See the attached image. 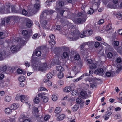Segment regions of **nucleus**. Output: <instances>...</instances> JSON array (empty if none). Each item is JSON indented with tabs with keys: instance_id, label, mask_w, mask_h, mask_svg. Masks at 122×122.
<instances>
[{
	"instance_id": "f257e3e1",
	"label": "nucleus",
	"mask_w": 122,
	"mask_h": 122,
	"mask_svg": "<svg viewBox=\"0 0 122 122\" xmlns=\"http://www.w3.org/2000/svg\"><path fill=\"white\" fill-rule=\"evenodd\" d=\"M92 30H86L83 31L81 34L78 30L74 28H72L69 31V35L70 36L68 37L70 41H75L80 38H83L91 35L93 33Z\"/></svg>"
},
{
	"instance_id": "f03ea898",
	"label": "nucleus",
	"mask_w": 122,
	"mask_h": 122,
	"mask_svg": "<svg viewBox=\"0 0 122 122\" xmlns=\"http://www.w3.org/2000/svg\"><path fill=\"white\" fill-rule=\"evenodd\" d=\"M31 65L34 69L43 72L47 70V64L44 63L40 65L38 64V59L37 57L33 58L32 56L31 59Z\"/></svg>"
},
{
	"instance_id": "7ed1b4c3",
	"label": "nucleus",
	"mask_w": 122,
	"mask_h": 122,
	"mask_svg": "<svg viewBox=\"0 0 122 122\" xmlns=\"http://www.w3.org/2000/svg\"><path fill=\"white\" fill-rule=\"evenodd\" d=\"M76 17H79V18L77 19H74V22L76 24H82L86 21V15L84 12H80L78 13L76 15Z\"/></svg>"
},
{
	"instance_id": "20e7f679",
	"label": "nucleus",
	"mask_w": 122,
	"mask_h": 122,
	"mask_svg": "<svg viewBox=\"0 0 122 122\" xmlns=\"http://www.w3.org/2000/svg\"><path fill=\"white\" fill-rule=\"evenodd\" d=\"M64 5L63 2L60 0L58 3H56V11H59L60 9L61 8V7Z\"/></svg>"
},
{
	"instance_id": "39448f33",
	"label": "nucleus",
	"mask_w": 122,
	"mask_h": 122,
	"mask_svg": "<svg viewBox=\"0 0 122 122\" xmlns=\"http://www.w3.org/2000/svg\"><path fill=\"white\" fill-rule=\"evenodd\" d=\"M49 38L50 39L51 41H49V44L51 45H55L56 44V43L54 41L55 37L53 34H51L49 36Z\"/></svg>"
},
{
	"instance_id": "423d86ee",
	"label": "nucleus",
	"mask_w": 122,
	"mask_h": 122,
	"mask_svg": "<svg viewBox=\"0 0 122 122\" xmlns=\"http://www.w3.org/2000/svg\"><path fill=\"white\" fill-rule=\"evenodd\" d=\"M49 16V15L46 11V10L43 11L41 14L40 16V20H43L47 18V17Z\"/></svg>"
},
{
	"instance_id": "0eeeda50",
	"label": "nucleus",
	"mask_w": 122,
	"mask_h": 122,
	"mask_svg": "<svg viewBox=\"0 0 122 122\" xmlns=\"http://www.w3.org/2000/svg\"><path fill=\"white\" fill-rule=\"evenodd\" d=\"M41 26L43 28L45 29L48 28L47 23L46 20H41Z\"/></svg>"
},
{
	"instance_id": "6e6552de",
	"label": "nucleus",
	"mask_w": 122,
	"mask_h": 122,
	"mask_svg": "<svg viewBox=\"0 0 122 122\" xmlns=\"http://www.w3.org/2000/svg\"><path fill=\"white\" fill-rule=\"evenodd\" d=\"M94 44V42L93 41H90L87 42L85 43L82 44L81 45L80 47L81 49V50H84V47L86 45L91 46Z\"/></svg>"
},
{
	"instance_id": "1a4fd4ad",
	"label": "nucleus",
	"mask_w": 122,
	"mask_h": 122,
	"mask_svg": "<svg viewBox=\"0 0 122 122\" xmlns=\"http://www.w3.org/2000/svg\"><path fill=\"white\" fill-rule=\"evenodd\" d=\"M22 34L23 35L25 36L27 38H29L31 35L30 32H28L25 30H24L22 31Z\"/></svg>"
},
{
	"instance_id": "9d476101",
	"label": "nucleus",
	"mask_w": 122,
	"mask_h": 122,
	"mask_svg": "<svg viewBox=\"0 0 122 122\" xmlns=\"http://www.w3.org/2000/svg\"><path fill=\"white\" fill-rule=\"evenodd\" d=\"M29 96L24 95H21V101L22 102L27 101L29 99Z\"/></svg>"
},
{
	"instance_id": "9b49d317",
	"label": "nucleus",
	"mask_w": 122,
	"mask_h": 122,
	"mask_svg": "<svg viewBox=\"0 0 122 122\" xmlns=\"http://www.w3.org/2000/svg\"><path fill=\"white\" fill-rule=\"evenodd\" d=\"M96 72L100 76H102L104 74V70L102 68H100L99 69L96 70L95 72Z\"/></svg>"
},
{
	"instance_id": "f8f14e48",
	"label": "nucleus",
	"mask_w": 122,
	"mask_h": 122,
	"mask_svg": "<svg viewBox=\"0 0 122 122\" xmlns=\"http://www.w3.org/2000/svg\"><path fill=\"white\" fill-rule=\"evenodd\" d=\"M80 95L81 97L83 99H86L87 98V93L84 91H81L80 92Z\"/></svg>"
},
{
	"instance_id": "ddd939ff",
	"label": "nucleus",
	"mask_w": 122,
	"mask_h": 122,
	"mask_svg": "<svg viewBox=\"0 0 122 122\" xmlns=\"http://www.w3.org/2000/svg\"><path fill=\"white\" fill-rule=\"evenodd\" d=\"M6 53L5 51L0 52V61L2 60L6 57Z\"/></svg>"
},
{
	"instance_id": "4468645a",
	"label": "nucleus",
	"mask_w": 122,
	"mask_h": 122,
	"mask_svg": "<svg viewBox=\"0 0 122 122\" xmlns=\"http://www.w3.org/2000/svg\"><path fill=\"white\" fill-rule=\"evenodd\" d=\"M35 54L36 56H41V51L38 49H36L35 51L34 52L33 56Z\"/></svg>"
},
{
	"instance_id": "2eb2a0df",
	"label": "nucleus",
	"mask_w": 122,
	"mask_h": 122,
	"mask_svg": "<svg viewBox=\"0 0 122 122\" xmlns=\"http://www.w3.org/2000/svg\"><path fill=\"white\" fill-rule=\"evenodd\" d=\"M18 105L17 103H13L11 106L10 108L12 110H15L18 107Z\"/></svg>"
},
{
	"instance_id": "dca6fc26",
	"label": "nucleus",
	"mask_w": 122,
	"mask_h": 122,
	"mask_svg": "<svg viewBox=\"0 0 122 122\" xmlns=\"http://www.w3.org/2000/svg\"><path fill=\"white\" fill-rule=\"evenodd\" d=\"M76 101L77 103V104H80L81 103V104H83L84 103V101L82 100L81 98H77L76 99Z\"/></svg>"
},
{
	"instance_id": "f3484780",
	"label": "nucleus",
	"mask_w": 122,
	"mask_h": 122,
	"mask_svg": "<svg viewBox=\"0 0 122 122\" xmlns=\"http://www.w3.org/2000/svg\"><path fill=\"white\" fill-rule=\"evenodd\" d=\"M97 66V64L96 63H93L89 65V68L90 69H95Z\"/></svg>"
},
{
	"instance_id": "a211bd4d",
	"label": "nucleus",
	"mask_w": 122,
	"mask_h": 122,
	"mask_svg": "<svg viewBox=\"0 0 122 122\" xmlns=\"http://www.w3.org/2000/svg\"><path fill=\"white\" fill-rule=\"evenodd\" d=\"M71 87L68 86L64 88L63 89V91L65 92L68 93L71 91Z\"/></svg>"
},
{
	"instance_id": "6ab92c4d",
	"label": "nucleus",
	"mask_w": 122,
	"mask_h": 122,
	"mask_svg": "<svg viewBox=\"0 0 122 122\" xmlns=\"http://www.w3.org/2000/svg\"><path fill=\"white\" fill-rule=\"evenodd\" d=\"M45 95L47 96L48 95V94L44 93H42L39 94L38 95V96L39 98L42 99L44 96H45Z\"/></svg>"
},
{
	"instance_id": "aec40b11",
	"label": "nucleus",
	"mask_w": 122,
	"mask_h": 122,
	"mask_svg": "<svg viewBox=\"0 0 122 122\" xmlns=\"http://www.w3.org/2000/svg\"><path fill=\"white\" fill-rule=\"evenodd\" d=\"M119 42L118 41H115L113 42V46L115 49H117V47L118 46Z\"/></svg>"
},
{
	"instance_id": "412c9836",
	"label": "nucleus",
	"mask_w": 122,
	"mask_h": 122,
	"mask_svg": "<svg viewBox=\"0 0 122 122\" xmlns=\"http://www.w3.org/2000/svg\"><path fill=\"white\" fill-rule=\"evenodd\" d=\"M12 110L10 108H7L5 109V112L6 114H10L11 113Z\"/></svg>"
},
{
	"instance_id": "4be33fe9",
	"label": "nucleus",
	"mask_w": 122,
	"mask_h": 122,
	"mask_svg": "<svg viewBox=\"0 0 122 122\" xmlns=\"http://www.w3.org/2000/svg\"><path fill=\"white\" fill-rule=\"evenodd\" d=\"M10 4H9L8 5V6H7L8 8L5 9L4 10V12L3 13V14H5L6 13H9L10 12V11L9 10V8L10 6Z\"/></svg>"
},
{
	"instance_id": "5701e85b",
	"label": "nucleus",
	"mask_w": 122,
	"mask_h": 122,
	"mask_svg": "<svg viewBox=\"0 0 122 122\" xmlns=\"http://www.w3.org/2000/svg\"><path fill=\"white\" fill-rule=\"evenodd\" d=\"M32 22L30 20H28L26 23V26L28 27H30L32 25Z\"/></svg>"
},
{
	"instance_id": "b1692460",
	"label": "nucleus",
	"mask_w": 122,
	"mask_h": 122,
	"mask_svg": "<svg viewBox=\"0 0 122 122\" xmlns=\"http://www.w3.org/2000/svg\"><path fill=\"white\" fill-rule=\"evenodd\" d=\"M33 114L36 115L38 113L39 110H38V108H37V107H33Z\"/></svg>"
},
{
	"instance_id": "393cba45",
	"label": "nucleus",
	"mask_w": 122,
	"mask_h": 122,
	"mask_svg": "<svg viewBox=\"0 0 122 122\" xmlns=\"http://www.w3.org/2000/svg\"><path fill=\"white\" fill-rule=\"evenodd\" d=\"M84 76V75L83 74L81 76L79 77L78 78H77L76 79H75L73 80V81L74 82H77L79 80L81 79L82 78H83Z\"/></svg>"
},
{
	"instance_id": "a878e982",
	"label": "nucleus",
	"mask_w": 122,
	"mask_h": 122,
	"mask_svg": "<svg viewBox=\"0 0 122 122\" xmlns=\"http://www.w3.org/2000/svg\"><path fill=\"white\" fill-rule=\"evenodd\" d=\"M61 111V109L60 107H56L55 110V112L56 114H58Z\"/></svg>"
},
{
	"instance_id": "bb28decb",
	"label": "nucleus",
	"mask_w": 122,
	"mask_h": 122,
	"mask_svg": "<svg viewBox=\"0 0 122 122\" xmlns=\"http://www.w3.org/2000/svg\"><path fill=\"white\" fill-rule=\"evenodd\" d=\"M65 115L64 114H62L59 116L57 118L58 121H61L63 120L65 117Z\"/></svg>"
},
{
	"instance_id": "cd10ccee",
	"label": "nucleus",
	"mask_w": 122,
	"mask_h": 122,
	"mask_svg": "<svg viewBox=\"0 0 122 122\" xmlns=\"http://www.w3.org/2000/svg\"><path fill=\"white\" fill-rule=\"evenodd\" d=\"M56 70L58 71H61L64 70V69L62 66L59 65L58 66L56 67Z\"/></svg>"
},
{
	"instance_id": "c85d7f7f",
	"label": "nucleus",
	"mask_w": 122,
	"mask_h": 122,
	"mask_svg": "<svg viewBox=\"0 0 122 122\" xmlns=\"http://www.w3.org/2000/svg\"><path fill=\"white\" fill-rule=\"evenodd\" d=\"M54 1V0H47L46 2L45 3V5L49 6Z\"/></svg>"
},
{
	"instance_id": "c756f323",
	"label": "nucleus",
	"mask_w": 122,
	"mask_h": 122,
	"mask_svg": "<svg viewBox=\"0 0 122 122\" xmlns=\"http://www.w3.org/2000/svg\"><path fill=\"white\" fill-rule=\"evenodd\" d=\"M79 107V105L78 104H76L72 107V110L74 112L76 111Z\"/></svg>"
},
{
	"instance_id": "7c9ffc66",
	"label": "nucleus",
	"mask_w": 122,
	"mask_h": 122,
	"mask_svg": "<svg viewBox=\"0 0 122 122\" xmlns=\"http://www.w3.org/2000/svg\"><path fill=\"white\" fill-rule=\"evenodd\" d=\"M10 49L12 52L13 53L16 51L17 49L15 47V46L14 45H13L10 48Z\"/></svg>"
},
{
	"instance_id": "2f4dec72",
	"label": "nucleus",
	"mask_w": 122,
	"mask_h": 122,
	"mask_svg": "<svg viewBox=\"0 0 122 122\" xmlns=\"http://www.w3.org/2000/svg\"><path fill=\"white\" fill-rule=\"evenodd\" d=\"M71 93L72 95L75 96H77L78 94L77 91H76V90L75 91L74 90H71Z\"/></svg>"
},
{
	"instance_id": "473e14b6",
	"label": "nucleus",
	"mask_w": 122,
	"mask_h": 122,
	"mask_svg": "<svg viewBox=\"0 0 122 122\" xmlns=\"http://www.w3.org/2000/svg\"><path fill=\"white\" fill-rule=\"evenodd\" d=\"M64 76L63 73L62 72H60L58 74V77L59 79H61Z\"/></svg>"
},
{
	"instance_id": "72a5a7b5",
	"label": "nucleus",
	"mask_w": 122,
	"mask_h": 122,
	"mask_svg": "<svg viewBox=\"0 0 122 122\" xmlns=\"http://www.w3.org/2000/svg\"><path fill=\"white\" fill-rule=\"evenodd\" d=\"M122 66L120 64H118L117 66V70L116 72H119L121 70Z\"/></svg>"
},
{
	"instance_id": "f704fd0d",
	"label": "nucleus",
	"mask_w": 122,
	"mask_h": 122,
	"mask_svg": "<svg viewBox=\"0 0 122 122\" xmlns=\"http://www.w3.org/2000/svg\"><path fill=\"white\" fill-rule=\"evenodd\" d=\"M11 97L10 96H7L5 97V101L7 102H8L11 101Z\"/></svg>"
},
{
	"instance_id": "c9c22d12",
	"label": "nucleus",
	"mask_w": 122,
	"mask_h": 122,
	"mask_svg": "<svg viewBox=\"0 0 122 122\" xmlns=\"http://www.w3.org/2000/svg\"><path fill=\"white\" fill-rule=\"evenodd\" d=\"M25 77L23 76H21L19 77L18 79L19 81L21 82H23L25 80Z\"/></svg>"
},
{
	"instance_id": "e433bc0d",
	"label": "nucleus",
	"mask_w": 122,
	"mask_h": 122,
	"mask_svg": "<svg viewBox=\"0 0 122 122\" xmlns=\"http://www.w3.org/2000/svg\"><path fill=\"white\" fill-rule=\"evenodd\" d=\"M52 100L54 101H56L57 99V96L56 94H53L52 96Z\"/></svg>"
},
{
	"instance_id": "4c0bfd02",
	"label": "nucleus",
	"mask_w": 122,
	"mask_h": 122,
	"mask_svg": "<svg viewBox=\"0 0 122 122\" xmlns=\"http://www.w3.org/2000/svg\"><path fill=\"white\" fill-rule=\"evenodd\" d=\"M68 55V53L66 52H64L63 54V56H62V58L63 59H64L65 58L67 57Z\"/></svg>"
},
{
	"instance_id": "58836bf2",
	"label": "nucleus",
	"mask_w": 122,
	"mask_h": 122,
	"mask_svg": "<svg viewBox=\"0 0 122 122\" xmlns=\"http://www.w3.org/2000/svg\"><path fill=\"white\" fill-rule=\"evenodd\" d=\"M17 72L18 73L21 74H25V73L23 72L22 70L20 69H18L17 70Z\"/></svg>"
},
{
	"instance_id": "ea45409f",
	"label": "nucleus",
	"mask_w": 122,
	"mask_h": 122,
	"mask_svg": "<svg viewBox=\"0 0 122 122\" xmlns=\"http://www.w3.org/2000/svg\"><path fill=\"white\" fill-rule=\"evenodd\" d=\"M92 69H91L89 71V74L88 73H86L85 74H84L85 76H91L92 74L93 73V71H92Z\"/></svg>"
},
{
	"instance_id": "a19ab883",
	"label": "nucleus",
	"mask_w": 122,
	"mask_h": 122,
	"mask_svg": "<svg viewBox=\"0 0 122 122\" xmlns=\"http://www.w3.org/2000/svg\"><path fill=\"white\" fill-rule=\"evenodd\" d=\"M48 97L46 96H44L43 98L42 99V100L43 102H46L48 101Z\"/></svg>"
},
{
	"instance_id": "79ce46f5",
	"label": "nucleus",
	"mask_w": 122,
	"mask_h": 122,
	"mask_svg": "<svg viewBox=\"0 0 122 122\" xmlns=\"http://www.w3.org/2000/svg\"><path fill=\"white\" fill-rule=\"evenodd\" d=\"M7 69V67L5 65H4L3 66L2 68L1 69V70L3 72L6 71Z\"/></svg>"
},
{
	"instance_id": "37998d69",
	"label": "nucleus",
	"mask_w": 122,
	"mask_h": 122,
	"mask_svg": "<svg viewBox=\"0 0 122 122\" xmlns=\"http://www.w3.org/2000/svg\"><path fill=\"white\" fill-rule=\"evenodd\" d=\"M112 28L111 24H108L106 27L107 30V31H109Z\"/></svg>"
},
{
	"instance_id": "c03bdc74",
	"label": "nucleus",
	"mask_w": 122,
	"mask_h": 122,
	"mask_svg": "<svg viewBox=\"0 0 122 122\" xmlns=\"http://www.w3.org/2000/svg\"><path fill=\"white\" fill-rule=\"evenodd\" d=\"M116 61L117 63H119L122 61V59L119 57L116 59Z\"/></svg>"
},
{
	"instance_id": "a18cd8bd",
	"label": "nucleus",
	"mask_w": 122,
	"mask_h": 122,
	"mask_svg": "<svg viewBox=\"0 0 122 122\" xmlns=\"http://www.w3.org/2000/svg\"><path fill=\"white\" fill-rule=\"evenodd\" d=\"M47 78L49 79H50L52 78L53 76L51 73H48L47 75Z\"/></svg>"
},
{
	"instance_id": "49530a36",
	"label": "nucleus",
	"mask_w": 122,
	"mask_h": 122,
	"mask_svg": "<svg viewBox=\"0 0 122 122\" xmlns=\"http://www.w3.org/2000/svg\"><path fill=\"white\" fill-rule=\"evenodd\" d=\"M22 13V14L25 16H26L27 15L28 12L25 9L23 10Z\"/></svg>"
},
{
	"instance_id": "de8ad7c7",
	"label": "nucleus",
	"mask_w": 122,
	"mask_h": 122,
	"mask_svg": "<svg viewBox=\"0 0 122 122\" xmlns=\"http://www.w3.org/2000/svg\"><path fill=\"white\" fill-rule=\"evenodd\" d=\"M34 7L35 8L37 9H38L40 8V6L39 3L38 4H35L34 5Z\"/></svg>"
},
{
	"instance_id": "09e8293b",
	"label": "nucleus",
	"mask_w": 122,
	"mask_h": 122,
	"mask_svg": "<svg viewBox=\"0 0 122 122\" xmlns=\"http://www.w3.org/2000/svg\"><path fill=\"white\" fill-rule=\"evenodd\" d=\"M46 11H47L48 13V14L49 15H50L51 14L54 12L52 10H46Z\"/></svg>"
},
{
	"instance_id": "8fccbe9b",
	"label": "nucleus",
	"mask_w": 122,
	"mask_h": 122,
	"mask_svg": "<svg viewBox=\"0 0 122 122\" xmlns=\"http://www.w3.org/2000/svg\"><path fill=\"white\" fill-rule=\"evenodd\" d=\"M113 56V53L111 52H109L107 55V57L109 58H111Z\"/></svg>"
},
{
	"instance_id": "3c124183",
	"label": "nucleus",
	"mask_w": 122,
	"mask_h": 122,
	"mask_svg": "<svg viewBox=\"0 0 122 122\" xmlns=\"http://www.w3.org/2000/svg\"><path fill=\"white\" fill-rule=\"evenodd\" d=\"M74 58V59L76 60H78L80 58V56L79 54H76L75 55Z\"/></svg>"
},
{
	"instance_id": "603ef678",
	"label": "nucleus",
	"mask_w": 122,
	"mask_h": 122,
	"mask_svg": "<svg viewBox=\"0 0 122 122\" xmlns=\"http://www.w3.org/2000/svg\"><path fill=\"white\" fill-rule=\"evenodd\" d=\"M56 28L57 30L59 31H61L62 29V27L59 25H57L56 27Z\"/></svg>"
},
{
	"instance_id": "864d4df0",
	"label": "nucleus",
	"mask_w": 122,
	"mask_h": 122,
	"mask_svg": "<svg viewBox=\"0 0 122 122\" xmlns=\"http://www.w3.org/2000/svg\"><path fill=\"white\" fill-rule=\"evenodd\" d=\"M94 3L95 5H99L100 3V0H94Z\"/></svg>"
},
{
	"instance_id": "5fc2aeb1",
	"label": "nucleus",
	"mask_w": 122,
	"mask_h": 122,
	"mask_svg": "<svg viewBox=\"0 0 122 122\" xmlns=\"http://www.w3.org/2000/svg\"><path fill=\"white\" fill-rule=\"evenodd\" d=\"M111 75V71L107 72L105 73V75L108 77H110Z\"/></svg>"
},
{
	"instance_id": "6e6d98bb",
	"label": "nucleus",
	"mask_w": 122,
	"mask_h": 122,
	"mask_svg": "<svg viewBox=\"0 0 122 122\" xmlns=\"http://www.w3.org/2000/svg\"><path fill=\"white\" fill-rule=\"evenodd\" d=\"M34 102L36 103H38L39 102V100L37 97H36L34 100Z\"/></svg>"
},
{
	"instance_id": "4d7b16f0",
	"label": "nucleus",
	"mask_w": 122,
	"mask_h": 122,
	"mask_svg": "<svg viewBox=\"0 0 122 122\" xmlns=\"http://www.w3.org/2000/svg\"><path fill=\"white\" fill-rule=\"evenodd\" d=\"M11 7V10L12 12V13H17V11L16 10L15 8L13 6H12Z\"/></svg>"
},
{
	"instance_id": "13d9d810",
	"label": "nucleus",
	"mask_w": 122,
	"mask_h": 122,
	"mask_svg": "<svg viewBox=\"0 0 122 122\" xmlns=\"http://www.w3.org/2000/svg\"><path fill=\"white\" fill-rule=\"evenodd\" d=\"M117 7V5L115 4H112L111 5L110 8H112L116 9Z\"/></svg>"
},
{
	"instance_id": "bf43d9fd",
	"label": "nucleus",
	"mask_w": 122,
	"mask_h": 122,
	"mask_svg": "<svg viewBox=\"0 0 122 122\" xmlns=\"http://www.w3.org/2000/svg\"><path fill=\"white\" fill-rule=\"evenodd\" d=\"M100 45V43L99 42H95L94 44V46L95 47L97 48Z\"/></svg>"
},
{
	"instance_id": "052dcab7",
	"label": "nucleus",
	"mask_w": 122,
	"mask_h": 122,
	"mask_svg": "<svg viewBox=\"0 0 122 122\" xmlns=\"http://www.w3.org/2000/svg\"><path fill=\"white\" fill-rule=\"evenodd\" d=\"M39 90L40 91H47V90L45 88L43 87H41L39 89Z\"/></svg>"
},
{
	"instance_id": "680f3d73",
	"label": "nucleus",
	"mask_w": 122,
	"mask_h": 122,
	"mask_svg": "<svg viewBox=\"0 0 122 122\" xmlns=\"http://www.w3.org/2000/svg\"><path fill=\"white\" fill-rule=\"evenodd\" d=\"M15 98L17 100H20L21 101V95L20 96L18 95H17L16 96Z\"/></svg>"
},
{
	"instance_id": "e2e57ef3",
	"label": "nucleus",
	"mask_w": 122,
	"mask_h": 122,
	"mask_svg": "<svg viewBox=\"0 0 122 122\" xmlns=\"http://www.w3.org/2000/svg\"><path fill=\"white\" fill-rule=\"evenodd\" d=\"M108 113L106 114L105 116L106 117H109V116L111 115L112 113V112L111 111H108Z\"/></svg>"
},
{
	"instance_id": "0e129e2a",
	"label": "nucleus",
	"mask_w": 122,
	"mask_h": 122,
	"mask_svg": "<svg viewBox=\"0 0 122 122\" xmlns=\"http://www.w3.org/2000/svg\"><path fill=\"white\" fill-rule=\"evenodd\" d=\"M77 69V67L76 66H73L72 67V70L73 71H76Z\"/></svg>"
},
{
	"instance_id": "69168bd1",
	"label": "nucleus",
	"mask_w": 122,
	"mask_h": 122,
	"mask_svg": "<svg viewBox=\"0 0 122 122\" xmlns=\"http://www.w3.org/2000/svg\"><path fill=\"white\" fill-rule=\"evenodd\" d=\"M96 84L93 83H91L90 85V88H95L96 87Z\"/></svg>"
},
{
	"instance_id": "338daca9",
	"label": "nucleus",
	"mask_w": 122,
	"mask_h": 122,
	"mask_svg": "<svg viewBox=\"0 0 122 122\" xmlns=\"http://www.w3.org/2000/svg\"><path fill=\"white\" fill-rule=\"evenodd\" d=\"M58 84L60 86H61L64 84L63 81L62 80L59 81L58 82Z\"/></svg>"
},
{
	"instance_id": "774afa93",
	"label": "nucleus",
	"mask_w": 122,
	"mask_h": 122,
	"mask_svg": "<svg viewBox=\"0 0 122 122\" xmlns=\"http://www.w3.org/2000/svg\"><path fill=\"white\" fill-rule=\"evenodd\" d=\"M50 118V116L49 115H46L44 117V119L45 121H47Z\"/></svg>"
}]
</instances>
